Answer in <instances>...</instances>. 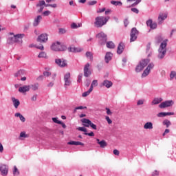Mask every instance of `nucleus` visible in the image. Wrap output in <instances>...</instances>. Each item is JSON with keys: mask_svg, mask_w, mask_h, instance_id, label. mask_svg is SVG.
I'll use <instances>...</instances> for the list:
<instances>
[{"mask_svg": "<svg viewBox=\"0 0 176 176\" xmlns=\"http://www.w3.org/2000/svg\"><path fill=\"white\" fill-rule=\"evenodd\" d=\"M65 32H67V30L65 28L59 29V34H65Z\"/></svg>", "mask_w": 176, "mask_h": 176, "instance_id": "obj_52", "label": "nucleus"}, {"mask_svg": "<svg viewBox=\"0 0 176 176\" xmlns=\"http://www.w3.org/2000/svg\"><path fill=\"white\" fill-rule=\"evenodd\" d=\"M36 49H39L40 50H43L44 47H43V45H36Z\"/></svg>", "mask_w": 176, "mask_h": 176, "instance_id": "obj_60", "label": "nucleus"}, {"mask_svg": "<svg viewBox=\"0 0 176 176\" xmlns=\"http://www.w3.org/2000/svg\"><path fill=\"white\" fill-rule=\"evenodd\" d=\"M15 116L16 118H19L20 120L23 122H25V118H24V116H23L20 113H15Z\"/></svg>", "mask_w": 176, "mask_h": 176, "instance_id": "obj_33", "label": "nucleus"}, {"mask_svg": "<svg viewBox=\"0 0 176 176\" xmlns=\"http://www.w3.org/2000/svg\"><path fill=\"white\" fill-rule=\"evenodd\" d=\"M166 19H167V14L160 13L159 16H158V23H159V24H162V21H163L164 20H166Z\"/></svg>", "mask_w": 176, "mask_h": 176, "instance_id": "obj_23", "label": "nucleus"}, {"mask_svg": "<svg viewBox=\"0 0 176 176\" xmlns=\"http://www.w3.org/2000/svg\"><path fill=\"white\" fill-rule=\"evenodd\" d=\"M111 3L112 5H115V6H119V5H122V2H120V1H111Z\"/></svg>", "mask_w": 176, "mask_h": 176, "instance_id": "obj_44", "label": "nucleus"}, {"mask_svg": "<svg viewBox=\"0 0 176 176\" xmlns=\"http://www.w3.org/2000/svg\"><path fill=\"white\" fill-rule=\"evenodd\" d=\"M162 124L164 126H166V127L168 129V127H170V125L171 124V122L168 120H164L162 122Z\"/></svg>", "mask_w": 176, "mask_h": 176, "instance_id": "obj_36", "label": "nucleus"}, {"mask_svg": "<svg viewBox=\"0 0 176 176\" xmlns=\"http://www.w3.org/2000/svg\"><path fill=\"white\" fill-rule=\"evenodd\" d=\"M47 34H42L37 38V42L40 43H46L47 42Z\"/></svg>", "mask_w": 176, "mask_h": 176, "instance_id": "obj_12", "label": "nucleus"}, {"mask_svg": "<svg viewBox=\"0 0 176 176\" xmlns=\"http://www.w3.org/2000/svg\"><path fill=\"white\" fill-rule=\"evenodd\" d=\"M43 75L46 77H48V76H50V75H52V73L51 72H43Z\"/></svg>", "mask_w": 176, "mask_h": 176, "instance_id": "obj_56", "label": "nucleus"}, {"mask_svg": "<svg viewBox=\"0 0 176 176\" xmlns=\"http://www.w3.org/2000/svg\"><path fill=\"white\" fill-rule=\"evenodd\" d=\"M113 155H116V156H119L120 153L118 151V149H114L113 151Z\"/></svg>", "mask_w": 176, "mask_h": 176, "instance_id": "obj_55", "label": "nucleus"}, {"mask_svg": "<svg viewBox=\"0 0 176 176\" xmlns=\"http://www.w3.org/2000/svg\"><path fill=\"white\" fill-rule=\"evenodd\" d=\"M137 35H138V30H137V28H132L131 31L130 42H134L135 41H136Z\"/></svg>", "mask_w": 176, "mask_h": 176, "instance_id": "obj_8", "label": "nucleus"}, {"mask_svg": "<svg viewBox=\"0 0 176 176\" xmlns=\"http://www.w3.org/2000/svg\"><path fill=\"white\" fill-rule=\"evenodd\" d=\"M38 58H46V53L45 52H41L38 56Z\"/></svg>", "mask_w": 176, "mask_h": 176, "instance_id": "obj_40", "label": "nucleus"}, {"mask_svg": "<svg viewBox=\"0 0 176 176\" xmlns=\"http://www.w3.org/2000/svg\"><path fill=\"white\" fill-rule=\"evenodd\" d=\"M144 100H139L137 102V105H142L144 104Z\"/></svg>", "mask_w": 176, "mask_h": 176, "instance_id": "obj_59", "label": "nucleus"}, {"mask_svg": "<svg viewBox=\"0 0 176 176\" xmlns=\"http://www.w3.org/2000/svg\"><path fill=\"white\" fill-rule=\"evenodd\" d=\"M51 49L54 52H64L67 50V46L62 45L60 42L57 41L52 45Z\"/></svg>", "mask_w": 176, "mask_h": 176, "instance_id": "obj_2", "label": "nucleus"}, {"mask_svg": "<svg viewBox=\"0 0 176 176\" xmlns=\"http://www.w3.org/2000/svg\"><path fill=\"white\" fill-rule=\"evenodd\" d=\"M82 78H83V74H80L78 75V80H77V82H78V83L82 82Z\"/></svg>", "mask_w": 176, "mask_h": 176, "instance_id": "obj_50", "label": "nucleus"}, {"mask_svg": "<svg viewBox=\"0 0 176 176\" xmlns=\"http://www.w3.org/2000/svg\"><path fill=\"white\" fill-rule=\"evenodd\" d=\"M0 171L2 175L3 176L8 175L9 168L8 167V166L5 164H1L0 165Z\"/></svg>", "mask_w": 176, "mask_h": 176, "instance_id": "obj_13", "label": "nucleus"}, {"mask_svg": "<svg viewBox=\"0 0 176 176\" xmlns=\"http://www.w3.org/2000/svg\"><path fill=\"white\" fill-rule=\"evenodd\" d=\"M98 82L97 80H93V82L91 85V87H92V90H93V89H94V86H98Z\"/></svg>", "mask_w": 176, "mask_h": 176, "instance_id": "obj_42", "label": "nucleus"}, {"mask_svg": "<svg viewBox=\"0 0 176 176\" xmlns=\"http://www.w3.org/2000/svg\"><path fill=\"white\" fill-rule=\"evenodd\" d=\"M123 50H124V43H120L117 50L118 54H122V53H123Z\"/></svg>", "mask_w": 176, "mask_h": 176, "instance_id": "obj_21", "label": "nucleus"}, {"mask_svg": "<svg viewBox=\"0 0 176 176\" xmlns=\"http://www.w3.org/2000/svg\"><path fill=\"white\" fill-rule=\"evenodd\" d=\"M106 111H107V115H110V116L112 115V111H111V109H109V108L107 107Z\"/></svg>", "mask_w": 176, "mask_h": 176, "instance_id": "obj_58", "label": "nucleus"}, {"mask_svg": "<svg viewBox=\"0 0 176 176\" xmlns=\"http://www.w3.org/2000/svg\"><path fill=\"white\" fill-rule=\"evenodd\" d=\"M21 138H28V135L25 133V132H21L20 133Z\"/></svg>", "mask_w": 176, "mask_h": 176, "instance_id": "obj_45", "label": "nucleus"}, {"mask_svg": "<svg viewBox=\"0 0 176 176\" xmlns=\"http://www.w3.org/2000/svg\"><path fill=\"white\" fill-rule=\"evenodd\" d=\"M108 124H112V120H111V118H109V116H106L105 118Z\"/></svg>", "mask_w": 176, "mask_h": 176, "instance_id": "obj_51", "label": "nucleus"}, {"mask_svg": "<svg viewBox=\"0 0 176 176\" xmlns=\"http://www.w3.org/2000/svg\"><path fill=\"white\" fill-rule=\"evenodd\" d=\"M23 36H24V34L15 35V43H19V45H21L23 43Z\"/></svg>", "mask_w": 176, "mask_h": 176, "instance_id": "obj_17", "label": "nucleus"}, {"mask_svg": "<svg viewBox=\"0 0 176 176\" xmlns=\"http://www.w3.org/2000/svg\"><path fill=\"white\" fill-rule=\"evenodd\" d=\"M10 35H12V36L8 38V43L9 45H13V43H16V35H14L13 33H10Z\"/></svg>", "mask_w": 176, "mask_h": 176, "instance_id": "obj_15", "label": "nucleus"}, {"mask_svg": "<svg viewBox=\"0 0 176 176\" xmlns=\"http://www.w3.org/2000/svg\"><path fill=\"white\" fill-rule=\"evenodd\" d=\"M85 135H89V137H94V133L93 131L90 133H85Z\"/></svg>", "mask_w": 176, "mask_h": 176, "instance_id": "obj_53", "label": "nucleus"}, {"mask_svg": "<svg viewBox=\"0 0 176 176\" xmlns=\"http://www.w3.org/2000/svg\"><path fill=\"white\" fill-rule=\"evenodd\" d=\"M112 56H113L112 53L107 52L104 57L105 63L108 64V63L112 60Z\"/></svg>", "mask_w": 176, "mask_h": 176, "instance_id": "obj_25", "label": "nucleus"}, {"mask_svg": "<svg viewBox=\"0 0 176 176\" xmlns=\"http://www.w3.org/2000/svg\"><path fill=\"white\" fill-rule=\"evenodd\" d=\"M174 105V101L173 100H166L163 102H162L160 105L159 107L161 108L162 109L164 108H168V107H173Z\"/></svg>", "mask_w": 176, "mask_h": 176, "instance_id": "obj_7", "label": "nucleus"}, {"mask_svg": "<svg viewBox=\"0 0 176 176\" xmlns=\"http://www.w3.org/2000/svg\"><path fill=\"white\" fill-rule=\"evenodd\" d=\"M11 100L12 101V104L14 108L17 109V108H19V106L20 105V100H19L18 99H16V98L14 97H12Z\"/></svg>", "mask_w": 176, "mask_h": 176, "instance_id": "obj_24", "label": "nucleus"}, {"mask_svg": "<svg viewBox=\"0 0 176 176\" xmlns=\"http://www.w3.org/2000/svg\"><path fill=\"white\" fill-rule=\"evenodd\" d=\"M157 118H164L166 116V113L164 112H160L158 114H157Z\"/></svg>", "mask_w": 176, "mask_h": 176, "instance_id": "obj_48", "label": "nucleus"}, {"mask_svg": "<svg viewBox=\"0 0 176 176\" xmlns=\"http://www.w3.org/2000/svg\"><path fill=\"white\" fill-rule=\"evenodd\" d=\"M93 91V87H90L89 89L87 91H85L82 94V97H87L90 93Z\"/></svg>", "mask_w": 176, "mask_h": 176, "instance_id": "obj_35", "label": "nucleus"}, {"mask_svg": "<svg viewBox=\"0 0 176 176\" xmlns=\"http://www.w3.org/2000/svg\"><path fill=\"white\" fill-rule=\"evenodd\" d=\"M90 127H91V129H93L94 130H97V125L93 124V122H91L90 124Z\"/></svg>", "mask_w": 176, "mask_h": 176, "instance_id": "obj_54", "label": "nucleus"}, {"mask_svg": "<svg viewBox=\"0 0 176 176\" xmlns=\"http://www.w3.org/2000/svg\"><path fill=\"white\" fill-rule=\"evenodd\" d=\"M56 64L62 68L64 67H67V61L64 59H56L55 60Z\"/></svg>", "mask_w": 176, "mask_h": 176, "instance_id": "obj_14", "label": "nucleus"}, {"mask_svg": "<svg viewBox=\"0 0 176 176\" xmlns=\"http://www.w3.org/2000/svg\"><path fill=\"white\" fill-rule=\"evenodd\" d=\"M77 130H78V131H83L84 133H87V129H86L85 127H78Z\"/></svg>", "mask_w": 176, "mask_h": 176, "instance_id": "obj_41", "label": "nucleus"}, {"mask_svg": "<svg viewBox=\"0 0 176 176\" xmlns=\"http://www.w3.org/2000/svg\"><path fill=\"white\" fill-rule=\"evenodd\" d=\"M86 57H87V58H89L91 61H93V53H91V52H86Z\"/></svg>", "mask_w": 176, "mask_h": 176, "instance_id": "obj_38", "label": "nucleus"}, {"mask_svg": "<svg viewBox=\"0 0 176 176\" xmlns=\"http://www.w3.org/2000/svg\"><path fill=\"white\" fill-rule=\"evenodd\" d=\"M155 65L153 63L148 64L147 67L143 72L142 74V78H146V76H148L149 75V73L151 72V69H153Z\"/></svg>", "mask_w": 176, "mask_h": 176, "instance_id": "obj_6", "label": "nucleus"}, {"mask_svg": "<svg viewBox=\"0 0 176 176\" xmlns=\"http://www.w3.org/2000/svg\"><path fill=\"white\" fill-rule=\"evenodd\" d=\"M109 21V16H98L95 18L94 27L96 28H102L106 25Z\"/></svg>", "mask_w": 176, "mask_h": 176, "instance_id": "obj_1", "label": "nucleus"}, {"mask_svg": "<svg viewBox=\"0 0 176 176\" xmlns=\"http://www.w3.org/2000/svg\"><path fill=\"white\" fill-rule=\"evenodd\" d=\"M67 145H81V146H85V144L80 142H75V141H70L67 142Z\"/></svg>", "mask_w": 176, "mask_h": 176, "instance_id": "obj_30", "label": "nucleus"}, {"mask_svg": "<svg viewBox=\"0 0 176 176\" xmlns=\"http://www.w3.org/2000/svg\"><path fill=\"white\" fill-rule=\"evenodd\" d=\"M96 38L99 39V43L102 45H105L108 39L107 34H105V33H104L103 32H100V33L96 34Z\"/></svg>", "mask_w": 176, "mask_h": 176, "instance_id": "obj_5", "label": "nucleus"}, {"mask_svg": "<svg viewBox=\"0 0 176 176\" xmlns=\"http://www.w3.org/2000/svg\"><path fill=\"white\" fill-rule=\"evenodd\" d=\"M45 5H46L45 0L39 1L38 3L36 5V8H38V13L43 12V9H45Z\"/></svg>", "mask_w": 176, "mask_h": 176, "instance_id": "obj_11", "label": "nucleus"}, {"mask_svg": "<svg viewBox=\"0 0 176 176\" xmlns=\"http://www.w3.org/2000/svg\"><path fill=\"white\" fill-rule=\"evenodd\" d=\"M91 75V70H90V63H87L84 67V76L89 78Z\"/></svg>", "mask_w": 176, "mask_h": 176, "instance_id": "obj_9", "label": "nucleus"}, {"mask_svg": "<svg viewBox=\"0 0 176 176\" xmlns=\"http://www.w3.org/2000/svg\"><path fill=\"white\" fill-rule=\"evenodd\" d=\"M30 85H24L19 88V93H27V91H30Z\"/></svg>", "mask_w": 176, "mask_h": 176, "instance_id": "obj_19", "label": "nucleus"}, {"mask_svg": "<svg viewBox=\"0 0 176 176\" xmlns=\"http://www.w3.org/2000/svg\"><path fill=\"white\" fill-rule=\"evenodd\" d=\"M144 129L145 130H152V129H153V123L151 122H146L144 125Z\"/></svg>", "mask_w": 176, "mask_h": 176, "instance_id": "obj_26", "label": "nucleus"}, {"mask_svg": "<svg viewBox=\"0 0 176 176\" xmlns=\"http://www.w3.org/2000/svg\"><path fill=\"white\" fill-rule=\"evenodd\" d=\"M113 85V83H112V81H109L108 80H104L102 83V86H104L107 89L112 87Z\"/></svg>", "mask_w": 176, "mask_h": 176, "instance_id": "obj_16", "label": "nucleus"}, {"mask_svg": "<svg viewBox=\"0 0 176 176\" xmlns=\"http://www.w3.org/2000/svg\"><path fill=\"white\" fill-rule=\"evenodd\" d=\"M81 122L85 127H90V124L91 123V121L90 120L83 118L81 120Z\"/></svg>", "mask_w": 176, "mask_h": 176, "instance_id": "obj_20", "label": "nucleus"}, {"mask_svg": "<svg viewBox=\"0 0 176 176\" xmlns=\"http://www.w3.org/2000/svg\"><path fill=\"white\" fill-rule=\"evenodd\" d=\"M87 107H82V106H79V107H77L74 109V112H76V111H78V109H87Z\"/></svg>", "mask_w": 176, "mask_h": 176, "instance_id": "obj_47", "label": "nucleus"}, {"mask_svg": "<svg viewBox=\"0 0 176 176\" xmlns=\"http://www.w3.org/2000/svg\"><path fill=\"white\" fill-rule=\"evenodd\" d=\"M79 27H82V23H73L71 25V28H72L73 30H76V28H79Z\"/></svg>", "mask_w": 176, "mask_h": 176, "instance_id": "obj_34", "label": "nucleus"}, {"mask_svg": "<svg viewBox=\"0 0 176 176\" xmlns=\"http://www.w3.org/2000/svg\"><path fill=\"white\" fill-rule=\"evenodd\" d=\"M136 1L135 3H133L131 6H137L140 2H141V0H127V2H134Z\"/></svg>", "mask_w": 176, "mask_h": 176, "instance_id": "obj_39", "label": "nucleus"}, {"mask_svg": "<svg viewBox=\"0 0 176 176\" xmlns=\"http://www.w3.org/2000/svg\"><path fill=\"white\" fill-rule=\"evenodd\" d=\"M159 174H160L159 171L155 170L154 172H153L152 175L156 176V175H159Z\"/></svg>", "mask_w": 176, "mask_h": 176, "instance_id": "obj_63", "label": "nucleus"}, {"mask_svg": "<svg viewBox=\"0 0 176 176\" xmlns=\"http://www.w3.org/2000/svg\"><path fill=\"white\" fill-rule=\"evenodd\" d=\"M31 87H32V90H34V91L38 90V87H39V85L38 84H34V85H32L31 86Z\"/></svg>", "mask_w": 176, "mask_h": 176, "instance_id": "obj_46", "label": "nucleus"}, {"mask_svg": "<svg viewBox=\"0 0 176 176\" xmlns=\"http://www.w3.org/2000/svg\"><path fill=\"white\" fill-rule=\"evenodd\" d=\"M13 175L14 176L20 175V171H19V168H17V166H14Z\"/></svg>", "mask_w": 176, "mask_h": 176, "instance_id": "obj_37", "label": "nucleus"}, {"mask_svg": "<svg viewBox=\"0 0 176 176\" xmlns=\"http://www.w3.org/2000/svg\"><path fill=\"white\" fill-rule=\"evenodd\" d=\"M68 50L72 53H79V52H82V50H80V48H76L74 45L70 46L68 48Z\"/></svg>", "mask_w": 176, "mask_h": 176, "instance_id": "obj_22", "label": "nucleus"}, {"mask_svg": "<svg viewBox=\"0 0 176 176\" xmlns=\"http://www.w3.org/2000/svg\"><path fill=\"white\" fill-rule=\"evenodd\" d=\"M97 143L100 145V148H105L108 145L105 140H102L100 142V139H96Z\"/></svg>", "mask_w": 176, "mask_h": 176, "instance_id": "obj_28", "label": "nucleus"}, {"mask_svg": "<svg viewBox=\"0 0 176 176\" xmlns=\"http://www.w3.org/2000/svg\"><path fill=\"white\" fill-rule=\"evenodd\" d=\"M96 3H97V1H92L88 3V4L90 6L96 5Z\"/></svg>", "mask_w": 176, "mask_h": 176, "instance_id": "obj_62", "label": "nucleus"}, {"mask_svg": "<svg viewBox=\"0 0 176 176\" xmlns=\"http://www.w3.org/2000/svg\"><path fill=\"white\" fill-rule=\"evenodd\" d=\"M150 61L151 60L149 59L142 60L140 63L136 66L135 72H141V71H142V69H144V68L146 67V65H148Z\"/></svg>", "mask_w": 176, "mask_h": 176, "instance_id": "obj_3", "label": "nucleus"}, {"mask_svg": "<svg viewBox=\"0 0 176 176\" xmlns=\"http://www.w3.org/2000/svg\"><path fill=\"white\" fill-rule=\"evenodd\" d=\"M163 101V100L162 98H155L153 101H152V105H157V104H160V102Z\"/></svg>", "mask_w": 176, "mask_h": 176, "instance_id": "obj_32", "label": "nucleus"}, {"mask_svg": "<svg viewBox=\"0 0 176 176\" xmlns=\"http://www.w3.org/2000/svg\"><path fill=\"white\" fill-rule=\"evenodd\" d=\"M52 121L54 123H56L57 124H60V123H61V121L57 120V118H53Z\"/></svg>", "mask_w": 176, "mask_h": 176, "instance_id": "obj_49", "label": "nucleus"}, {"mask_svg": "<svg viewBox=\"0 0 176 176\" xmlns=\"http://www.w3.org/2000/svg\"><path fill=\"white\" fill-rule=\"evenodd\" d=\"M162 38L160 36H158L156 38V40H157V43H160V42H162Z\"/></svg>", "mask_w": 176, "mask_h": 176, "instance_id": "obj_61", "label": "nucleus"}, {"mask_svg": "<svg viewBox=\"0 0 176 176\" xmlns=\"http://www.w3.org/2000/svg\"><path fill=\"white\" fill-rule=\"evenodd\" d=\"M41 20H42V16L41 15L37 16V17L34 19L33 25L34 27H37V25H39V23H41Z\"/></svg>", "mask_w": 176, "mask_h": 176, "instance_id": "obj_27", "label": "nucleus"}, {"mask_svg": "<svg viewBox=\"0 0 176 176\" xmlns=\"http://www.w3.org/2000/svg\"><path fill=\"white\" fill-rule=\"evenodd\" d=\"M146 25L150 27L152 30H155V28L157 27V24L156 23H153L151 19L146 21Z\"/></svg>", "mask_w": 176, "mask_h": 176, "instance_id": "obj_18", "label": "nucleus"}, {"mask_svg": "<svg viewBox=\"0 0 176 176\" xmlns=\"http://www.w3.org/2000/svg\"><path fill=\"white\" fill-rule=\"evenodd\" d=\"M50 11H49V10H47V11H45L44 12H43V15L44 16H49V14H50Z\"/></svg>", "mask_w": 176, "mask_h": 176, "instance_id": "obj_64", "label": "nucleus"}, {"mask_svg": "<svg viewBox=\"0 0 176 176\" xmlns=\"http://www.w3.org/2000/svg\"><path fill=\"white\" fill-rule=\"evenodd\" d=\"M170 79H176V72L175 71H172L170 73Z\"/></svg>", "mask_w": 176, "mask_h": 176, "instance_id": "obj_43", "label": "nucleus"}, {"mask_svg": "<svg viewBox=\"0 0 176 176\" xmlns=\"http://www.w3.org/2000/svg\"><path fill=\"white\" fill-rule=\"evenodd\" d=\"M106 46L108 49H115V43L112 41L107 42Z\"/></svg>", "mask_w": 176, "mask_h": 176, "instance_id": "obj_31", "label": "nucleus"}, {"mask_svg": "<svg viewBox=\"0 0 176 176\" xmlns=\"http://www.w3.org/2000/svg\"><path fill=\"white\" fill-rule=\"evenodd\" d=\"M131 11L133 12V13H136V14H138V13H140V11L137 8H131Z\"/></svg>", "mask_w": 176, "mask_h": 176, "instance_id": "obj_57", "label": "nucleus"}, {"mask_svg": "<svg viewBox=\"0 0 176 176\" xmlns=\"http://www.w3.org/2000/svg\"><path fill=\"white\" fill-rule=\"evenodd\" d=\"M166 47H167V42L166 41H163L159 49V58H164V56H166Z\"/></svg>", "mask_w": 176, "mask_h": 176, "instance_id": "obj_4", "label": "nucleus"}, {"mask_svg": "<svg viewBox=\"0 0 176 176\" xmlns=\"http://www.w3.org/2000/svg\"><path fill=\"white\" fill-rule=\"evenodd\" d=\"M65 86L67 87L71 86V73H66L64 76Z\"/></svg>", "mask_w": 176, "mask_h": 176, "instance_id": "obj_10", "label": "nucleus"}, {"mask_svg": "<svg viewBox=\"0 0 176 176\" xmlns=\"http://www.w3.org/2000/svg\"><path fill=\"white\" fill-rule=\"evenodd\" d=\"M23 75H25V70L24 69H20L14 74L15 78H17L18 76H23Z\"/></svg>", "mask_w": 176, "mask_h": 176, "instance_id": "obj_29", "label": "nucleus"}]
</instances>
